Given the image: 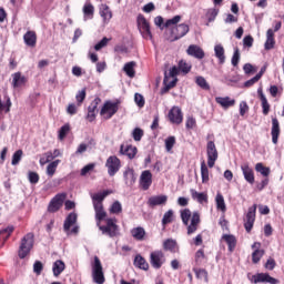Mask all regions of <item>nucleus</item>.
I'll return each instance as SVG.
<instances>
[{
    "instance_id": "obj_1",
    "label": "nucleus",
    "mask_w": 284,
    "mask_h": 284,
    "mask_svg": "<svg viewBox=\"0 0 284 284\" xmlns=\"http://www.w3.org/2000/svg\"><path fill=\"white\" fill-rule=\"evenodd\" d=\"M110 194V191H103L100 193L91 194L94 212H95V219L98 222V225H100L101 221L105 220V216H108V213L103 209V201H105V196Z\"/></svg>"
},
{
    "instance_id": "obj_2",
    "label": "nucleus",
    "mask_w": 284,
    "mask_h": 284,
    "mask_svg": "<svg viewBox=\"0 0 284 284\" xmlns=\"http://www.w3.org/2000/svg\"><path fill=\"white\" fill-rule=\"evenodd\" d=\"M181 219L182 222L187 225V234L189 236L191 234H194L196 230H199V224L201 223V215L199 213H193L190 211V209H184L181 211Z\"/></svg>"
},
{
    "instance_id": "obj_3",
    "label": "nucleus",
    "mask_w": 284,
    "mask_h": 284,
    "mask_svg": "<svg viewBox=\"0 0 284 284\" xmlns=\"http://www.w3.org/2000/svg\"><path fill=\"white\" fill-rule=\"evenodd\" d=\"M34 247V233H28L21 240L18 251L19 258H26L30 254V251Z\"/></svg>"
},
{
    "instance_id": "obj_4",
    "label": "nucleus",
    "mask_w": 284,
    "mask_h": 284,
    "mask_svg": "<svg viewBox=\"0 0 284 284\" xmlns=\"http://www.w3.org/2000/svg\"><path fill=\"white\" fill-rule=\"evenodd\" d=\"M92 278L97 284L105 283V275L103 273V264L99 256H94L93 262L91 263Z\"/></svg>"
},
{
    "instance_id": "obj_5",
    "label": "nucleus",
    "mask_w": 284,
    "mask_h": 284,
    "mask_svg": "<svg viewBox=\"0 0 284 284\" xmlns=\"http://www.w3.org/2000/svg\"><path fill=\"white\" fill-rule=\"evenodd\" d=\"M99 230L105 236H110V239H114V236H119V225H116V221L114 219H108L106 225L99 226Z\"/></svg>"
},
{
    "instance_id": "obj_6",
    "label": "nucleus",
    "mask_w": 284,
    "mask_h": 284,
    "mask_svg": "<svg viewBox=\"0 0 284 284\" xmlns=\"http://www.w3.org/2000/svg\"><path fill=\"white\" fill-rule=\"evenodd\" d=\"M109 176H114L121 170V160L116 155H110L105 161Z\"/></svg>"
},
{
    "instance_id": "obj_7",
    "label": "nucleus",
    "mask_w": 284,
    "mask_h": 284,
    "mask_svg": "<svg viewBox=\"0 0 284 284\" xmlns=\"http://www.w3.org/2000/svg\"><path fill=\"white\" fill-rule=\"evenodd\" d=\"M179 68L173 67L169 70V73L164 72L163 83L165 85V90H171V88H174V85H176V81H179L176 79V77L179 75Z\"/></svg>"
},
{
    "instance_id": "obj_8",
    "label": "nucleus",
    "mask_w": 284,
    "mask_h": 284,
    "mask_svg": "<svg viewBox=\"0 0 284 284\" xmlns=\"http://www.w3.org/2000/svg\"><path fill=\"white\" fill-rule=\"evenodd\" d=\"M190 32V27L185 23H181L176 27H174L171 30V37L168 38L169 41H179V39H183L185 34Z\"/></svg>"
},
{
    "instance_id": "obj_9",
    "label": "nucleus",
    "mask_w": 284,
    "mask_h": 284,
    "mask_svg": "<svg viewBox=\"0 0 284 284\" xmlns=\"http://www.w3.org/2000/svg\"><path fill=\"white\" fill-rule=\"evenodd\" d=\"M206 154L209 168H214L216 161L219 160V151L216 150V144H214V141L207 142Z\"/></svg>"
},
{
    "instance_id": "obj_10",
    "label": "nucleus",
    "mask_w": 284,
    "mask_h": 284,
    "mask_svg": "<svg viewBox=\"0 0 284 284\" xmlns=\"http://www.w3.org/2000/svg\"><path fill=\"white\" fill-rule=\"evenodd\" d=\"M115 112H119V102L106 101L103 104L100 114L103 119H112Z\"/></svg>"
},
{
    "instance_id": "obj_11",
    "label": "nucleus",
    "mask_w": 284,
    "mask_h": 284,
    "mask_svg": "<svg viewBox=\"0 0 284 284\" xmlns=\"http://www.w3.org/2000/svg\"><path fill=\"white\" fill-rule=\"evenodd\" d=\"M150 263L154 270H161L165 263V255L161 251H154L150 255Z\"/></svg>"
},
{
    "instance_id": "obj_12",
    "label": "nucleus",
    "mask_w": 284,
    "mask_h": 284,
    "mask_svg": "<svg viewBox=\"0 0 284 284\" xmlns=\"http://www.w3.org/2000/svg\"><path fill=\"white\" fill-rule=\"evenodd\" d=\"M138 28L144 39H152V31H150V22L143 17L138 18Z\"/></svg>"
},
{
    "instance_id": "obj_13",
    "label": "nucleus",
    "mask_w": 284,
    "mask_h": 284,
    "mask_svg": "<svg viewBox=\"0 0 284 284\" xmlns=\"http://www.w3.org/2000/svg\"><path fill=\"white\" fill-rule=\"evenodd\" d=\"M254 221H256V204L251 206L246 213V217L244 220V227L246 232H252V227H254Z\"/></svg>"
},
{
    "instance_id": "obj_14",
    "label": "nucleus",
    "mask_w": 284,
    "mask_h": 284,
    "mask_svg": "<svg viewBox=\"0 0 284 284\" xmlns=\"http://www.w3.org/2000/svg\"><path fill=\"white\" fill-rule=\"evenodd\" d=\"M65 193H60L55 195L49 204V212H59L61 206L63 205V201H65Z\"/></svg>"
},
{
    "instance_id": "obj_15",
    "label": "nucleus",
    "mask_w": 284,
    "mask_h": 284,
    "mask_svg": "<svg viewBox=\"0 0 284 284\" xmlns=\"http://www.w3.org/2000/svg\"><path fill=\"white\" fill-rule=\"evenodd\" d=\"M169 121H171V123H175L176 125L183 123V112L181 111V108L173 106L169 111Z\"/></svg>"
},
{
    "instance_id": "obj_16",
    "label": "nucleus",
    "mask_w": 284,
    "mask_h": 284,
    "mask_svg": "<svg viewBox=\"0 0 284 284\" xmlns=\"http://www.w3.org/2000/svg\"><path fill=\"white\" fill-rule=\"evenodd\" d=\"M241 170L245 181H247L250 185H254V181H255L254 170L250 166V163L247 162L242 163Z\"/></svg>"
},
{
    "instance_id": "obj_17",
    "label": "nucleus",
    "mask_w": 284,
    "mask_h": 284,
    "mask_svg": "<svg viewBox=\"0 0 284 284\" xmlns=\"http://www.w3.org/2000/svg\"><path fill=\"white\" fill-rule=\"evenodd\" d=\"M253 283H271V284H278V280L270 276L267 273H258L253 275Z\"/></svg>"
},
{
    "instance_id": "obj_18",
    "label": "nucleus",
    "mask_w": 284,
    "mask_h": 284,
    "mask_svg": "<svg viewBox=\"0 0 284 284\" xmlns=\"http://www.w3.org/2000/svg\"><path fill=\"white\" fill-rule=\"evenodd\" d=\"M140 185L142 190H150V185H152V172L146 170L141 173Z\"/></svg>"
},
{
    "instance_id": "obj_19",
    "label": "nucleus",
    "mask_w": 284,
    "mask_h": 284,
    "mask_svg": "<svg viewBox=\"0 0 284 284\" xmlns=\"http://www.w3.org/2000/svg\"><path fill=\"white\" fill-rule=\"evenodd\" d=\"M186 54H189V57H194V59H203L205 57L203 49L196 44L189 45Z\"/></svg>"
},
{
    "instance_id": "obj_20",
    "label": "nucleus",
    "mask_w": 284,
    "mask_h": 284,
    "mask_svg": "<svg viewBox=\"0 0 284 284\" xmlns=\"http://www.w3.org/2000/svg\"><path fill=\"white\" fill-rule=\"evenodd\" d=\"M100 17L102 18L103 26H108V23H110L112 20V10H110L108 4L100 6Z\"/></svg>"
},
{
    "instance_id": "obj_21",
    "label": "nucleus",
    "mask_w": 284,
    "mask_h": 284,
    "mask_svg": "<svg viewBox=\"0 0 284 284\" xmlns=\"http://www.w3.org/2000/svg\"><path fill=\"white\" fill-rule=\"evenodd\" d=\"M272 142L274 143V145H276V143H278V136L281 135V125L278 124V119L273 118L272 119Z\"/></svg>"
},
{
    "instance_id": "obj_22",
    "label": "nucleus",
    "mask_w": 284,
    "mask_h": 284,
    "mask_svg": "<svg viewBox=\"0 0 284 284\" xmlns=\"http://www.w3.org/2000/svg\"><path fill=\"white\" fill-rule=\"evenodd\" d=\"M215 101L224 110H227V108L234 106L235 103H236V100L231 99L230 97H224V98L223 97H217V98H215Z\"/></svg>"
},
{
    "instance_id": "obj_23",
    "label": "nucleus",
    "mask_w": 284,
    "mask_h": 284,
    "mask_svg": "<svg viewBox=\"0 0 284 284\" xmlns=\"http://www.w3.org/2000/svg\"><path fill=\"white\" fill-rule=\"evenodd\" d=\"M124 176V183L129 187L132 186L133 183H136V174H134V171L131 168H126L123 172Z\"/></svg>"
},
{
    "instance_id": "obj_24",
    "label": "nucleus",
    "mask_w": 284,
    "mask_h": 284,
    "mask_svg": "<svg viewBox=\"0 0 284 284\" xmlns=\"http://www.w3.org/2000/svg\"><path fill=\"white\" fill-rule=\"evenodd\" d=\"M136 146L133 145H121L120 146V154L128 156L129 159H134V156H136Z\"/></svg>"
},
{
    "instance_id": "obj_25",
    "label": "nucleus",
    "mask_w": 284,
    "mask_h": 284,
    "mask_svg": "<svg viewBox=\"0 0 284 284\" xmlns=\"http://www.w3.org/2000/svg\"><path fill=\"white\" fill-rule=\"evenodd\" d=\"M257 94L260 100L262 101L263 114H270V102H267V98L265 97V93H263V87H260L257 89Z\"/></svg>"
},
{
    "instance_id": "obj_26",
    "label": "nucleus",
    "mask_w": 284,
    "mask_h": 284,
    "mask_svg": "<svg viewBox=\"0 0 284 284\" xmlns=\"http://www.w3.org/2000/svg\"><path fill=\"white\" fill-rule=\"evenodd\" d=\"M149 205L151 207H154L156 205H165V203H168V196L166 195H155V196H151L149 199Z\"/></svg>"
},
{
    "instance_id": "obj_27",
    "label": "nucleus",
    "mask_w": 284,
    "mask_h": 284,
    "mask_svg": "<svg viewBox=\"0 0 284 284\" xmlns=\"http://www.w3.org/2000/svg\"><path fill=\"white\" fill-rule=\"evenodd\" d=\"M23 40L26 45H28L29 48H34L37 45V33L34 31H28L23 36Z\"/></svg>"
},
{
    "instance_id": "obj_28",
    "label": "nucleus",
    "mask_w": 284,
    "mask_h": 284,
    "mask_svg": "<svg viewBox=\"0 0 284 284\" xmlns=\"http://www.w3.org/2000/svg\"><path fill=\"white\" fill-rule=\"evenodd\" d=\"M12 232H14V226H8L0 231V247H3V244L10 239Z\"/></svg>"
},
{
    "instance_id": "obj_29",
    "label": "nucleus",
    "mask_w": 284,
    "mask_h": 284,
    "mask_svg": "<svg viewBox=\"0 0 284 284\" xmlns=\"http://www.w3.org/2000/svg\"><path fill=\"white\" fill-rule=\"evenodd\" d=\"M21 85H26V77L21 74V72H16L12 74V87L21 88Z\"/></svg>"
},
{
    "instance_id": "obj_30",
    "label": "nucleus",
    "mask_w": 284,
    "mask_h": 284,
    "mask_svg": "<svg viewBox=\"0 0 284 284\" xmlns=\"http://www.w3.org/2000/svg\"><path fill=\"white\" fill-rule=\"evenodd\" d=\"M77 223V213H70L63 224V230L67 234L70 233V227Z\"/></svg>"
},
{
    "instance_id": "obj_31",
    "label": "nucleus",
    "mask_w": 284,
    "mask_h": 284,
    "mask_svg": "<svg viewBox=\"0 0 284 284\" xmlns=\"http://www.w3.org/2000/svg\"><path fill=\"white\" fill-rule=\"evenodd\" d=\"M192 200L197 201V203H207V195L205 193H200L199 191L191 189L190 191Z\"/></svg>"
},
{
    "instance_id": "obj_32",
    "label": "nucleus",
    "mask_w": 284,
    "mask_h": 284,
    "mask_svg": "<svg viewBox=\"0 0 284 284\" xmlns=\"http://www.w3.org/2000/svg\"><path fill=\"white\" fill-rule=\"evenodd\" d=\"M82 12L84 14V21H88V19H94V6H92V3H85Z\"/></svg>"
},
{
    "instance_id": "obj_33",
    "label": "nucleus",
    "mask_w": 284,
    "mask_h": 284,
    "mask_svg": "<svg viewBox=\"0 0 284 284\" xmlns=\"http://www.w3.org/2000/svg\"><path fill=\"white\" fill-rule=\"evenodd\" d=\"M64 270H65V263H63V261L57 260L53 263V266H52L53 276H61Z\"/></svg>"
},
{
    "instance_id": "obj_34",
    "label": "nucleus",
    "mask_w": 284,
    "mask_h": 284,
    "mask_svg": "<svg viewBox=\"0 0 284 284\" xmlns=\"http://www.w3.org/2000/svg\"><path fill=\"white\" fill-rule=\"evenodd\" d=\"M134 68H136V62L131 61L124 64L123 71L126 75H129L130 79H134L136 71H134Z\"/></svg>"
},
{
    "instance_id": "obj_35",
    "label": "nucleus",
    "mask_w": 284,
    "mask_h": 284,
    "mask_svg": "<svg viewBox=\"0 0 284 284\" xmlns=\"http://www.w3.org/2000/svg\"><path fill=\"white\" fill-rule=\"evenodd\" d=\"M133 265L135 267H139V270H144V271H148L150 267V264H148V261H145L141 255L135 256Z\"/></svg>"
},
{
    "instance_id": "obj_36",
    "label": "nucleus",
    "mask_w": 284,
    "mask_h": 284,
    "mask_svg": "<svg viewBox=\"0 0 284 284\" xmlns=\"http://www.w3.org/2000/svg\"><path fill=\"white\" fill-rule=\"evenodd\" d=\"M131 235L135 241H143L145 239V229L138 226L131 230Z\"/></svg>"
},
{
    "instance_id": "obj_37",
    "label": "nucleus",
    "mask_w": 284,
    "mask_h": 284,
    "mask_svg": "<svg viewBox=\"0 0 284 284\" xmlns=\"http://www.w3.org/2000/svg\"><path fill=\"white\" fill-rule=\"evenodd\" d=\"M274 30L268 29L266 32V42L264 44L265 50H272L274 48Z\"/></svg>"
},
{
    "instance_id": "obj_38",
    "label": "nucleus",
    "mask_w": 284,
    "mask_h": 284,
    "mask_svg": "<svg viewBox=\"0 0 284 284\" xmlns=\"http://www.w3.org/2000/svg\"><path fill=\"white\" fill-rule=\"evenodd\" d=\"M214 53L220 63H225V49L221 44L214 47Z\"/></svg>"
},
{
    "instance_id": "obj_39",
    "label": "nucleus",
    "mask_w": 284,
    "mask_h": 284,
    "mask_svg": "<svg viewBox=\"0 0 284 284\" xmlns=\"http://www.w3.org/2000/svg\"><path fill=\"white\" fill-rule=\"evenodd\" d=\"M215 203H216V209L221 210V212H225L227 210V206L225 205V197H223V194L221 193L216 194Z\"/></svg>"
},
{
    "instance_id": "obj_40",
    "label": "nucleus",
    "mask_w": 284,
    "mask_h": 284,
    "mask_svg": "<svg viewBox=\"0 0 284 284\" xmlns=\"http://www.w3.org/2000/svg\"><path fill=\"white\" fill-rule=\"evenodd\" d=\"M222 239L223 241H225V243H227L230 252H232L234 247H236V237H234V235L225 234L222 236Z\"/></svg>"
},
{
    "instance_id": "obj_41",
    "label": "nucleus",
    "mask_w": 284,
    "mask_h": 284,
    "mask_svg": "<svg viewBox=\"0 0 284 284\" xmlns=\"http://www.w3.org/2000/svg\"><path fill=\"white\" fill-rule=\"evenodd\" d=\"M201 176L202 183H207L210 181V170L207 169L205 162L201 163Z\"/></svg>"
},
{
    "instance_id": "obj_42",
    "label": "nucleus",
    "mask_w": 284,
    "mask_h": 284,
    "mask_svg": "<svg viewBox=\"0 0 284 284\" xmlns=\"http://www.w3.org/2000/svg\"><path fill=\"white\" fill-rule=\"evenodd\" d=\"M59 163H61V160H55L47 166V174L48 176H54V173L57 172V168H59Z\"/></svg>"
},
{
    "instance_id": "obj_43",
    "label": "nucleus",
    "mask_w": 284,
    "mask_h": 284,
    "mask_svg": "<svg viewBox=\"0 0 284 284\" xmlns=\"http://www.w3.org/2000/svg\"><path fill=\"white\" fill-rule=\"evenodd\" d=\"M255 171L262 174V176H270L271 172L270 168L263 165V163H257L255 165Z\"/></svg>"
},
{
    "instance_id": "obj_44",
    "label": "nucleus",
    "mask_w": 284,
    "mask_h": 284,
    "mask_svg": "<svg viewBox=\"0 0 284 284\" xmlns=\"http://www.w3.org/2000/svg\"><path fill=\"white\" fill-rule=\"evenodd\" d=\"M163 247L169 252H174V250H176V241L173 239L165 240L163 243Z\"/></svg>"
},
{
    "instance_id": "obj_45",
    "label": "nucleus",
    "mask_w": 284,
    "mask_h": 284,
    "mask_svg": "<svg viewBox=\"0 0 284 284\" xmlns=\"http://www.w3.org/2000/svg\"><path fill=\"white\" fill-rule=\"evenodd\" d=\"M194 273L196 278H200V281H205V283H207V271H205V268H194Z\"/></svg>"
},
{
    "instance_id": "obj_46",
    "label": "nucleus",
    "mask_w": 284,
    "mask_h": 284,
    "mask_svg": "<svg viewBox=\"0 0 284 284\" xmlns=\"http://www.w3.org/2000/svg\"><path fill=\"white\" fill-rule=\"evenodd\" d=\"M174 219V211L169 210L166 213H164L163 219H162V224L168 225L169 223H172Z\"/></svg>"
},
{
    "instance_id": "obj_47",
    "label": "nucleus",
    "mask_w": 284,
    "mask_h": 284,
    "mask_svg": "<svg viewBox=\"0 0 284 284\" xmlns=\"http://www.w3.org/2000/svg\"><path fill=\"white\" fill-rule=\"evenodd\" d=\"M264 255H265V251L264 250H255L252 253V261H253V263H258L261 261V258H263Z\"/></svg>"
},
{
    "instance_id": "obj_48",
    "label": "nucleus",
    "mask_w": 284,
    "mask_h": 284,
    "mask_svg": "<svg viewBox=\"0 0 284 284\" xmlns=\"http://www.w3.org/2000/svg\"><path fill=\"white\" fill-rule=\"evenodd\" d=\"M111 214H121L123 212V206L121 205V202L115 201L110 209Z\"/></svg>"
},
{
    "instance_id": "obj_49",
    "label": "nucleus",
    "mask_w": 284,
    "mask_h": 284,
    "mask_svg": "<svg viewBox=\"0 0 284 284\" xmlns=\"http://www.w3.org/2000/svg\"><path fill=\"white\" fill-rule=\"evenodd\" d=\"M195 83L202 88V90H210V84L207 83V80H205V78L203 77H197L195 79Z\"/></svg>"
},
{
    "instance_id": "obj_50",
    "label": "nucleus",
    "mask_w": 284,
    "mask_h": 284,
    "mask_svg": "<svg viewBox=\"0 0 284 284\" xmlns=\"http://www.w3.org/2000/svg\"><path fill=\"white\" fill-rule=\"evenodd\" d=\"M23 156V151L22 150H18L13 153L12 155V161H11V164L12 165H19L21 159Z\"/></svg>"
},
{
    "instance_id": "obj_51",
    "label": "nucleus",
    "mask_w": 284,
    "mask_h": 284,
    "mask_svg": "<svg viewBox=\"0 0 284 284\" xmlns=\"http://www.w3.org/2000/svg\"><path fill=\"white\" fill-rule=\"evenodd\" d=\"M179 70L180 72H183V74H187L190 70H192V65L183 60L179 62Z\"/></svg>"
},
{
    "instance_id": "obj_52",
    "label": "nucleus",
    "mask_w": 284,
    "mask_h": 284,
    "mask_svg": "<svg viewBox=\"0 0 284 284\" xmlns=\"http://www.w3.org/2000/svg\"><path fill=\"white\" fill-rule=\"evenodd\" d=\"M108 43H110V38H103L100 42H98L94 45V50H97V52H99V50H103V48H105L108 45Z\"/></svg>"
},
{
    "instance_id": "obj_53",
    "label": "nucleus",
    "mask_w": 284,
    "mask_h": 284,
    "mask_svg": "<svg viewBox=\"0 0 284 284\" xmlns=\"http://www.w3.org/2000/svg\"><path fill=\"white\" fill-rule=\"evenodd\" d=\"M68 132H70V125L65 124L61 126L59 131V140L63 141V139H65V136L68 135Z\"/></svg>"
},
{
    "instance_id": "obj_54",
    "label": "nucleus",
    "mask_w": 284,
    "mask_h": 284,
    "mask_svg": "<svg viewBox=\"0 0 284 284\" xmlns=\"http://www.w3.org/2000/svg\"><path fill=\"white\" fill-rule=\"evenodd\" d=\"M3 108H6V112H10V108H12V101H10V98H8L6 104H3L0 97V114L3 112Z\"/></svg>"
},
{
    "instance_id": "obj_55",
    "label": "nucleus",
    "mask_w": 284,
    "mask_h": 284,
    "mask_svg": "<svg viewBox=\"0 0 284 284\" xmlns=\"http://www.w3.org/2000/svg\"><path fill=\"white\" fill-rule=\"evenodd\" d=\"M239 61H241V52L239 51V49H235L231 63L236 68V65H239Z\"/></svg>"
},
{
    "instance_id": "obj_56",
    "label": "nucleus",
    "mask_w": 284,
    "mask_h": 284,
    "mask_svg": "<svg viewBox=\"0 0 284 284\" xmlns=\"http://www.w3.org/2000/svg\"><path fill=\"white\" fill-rule=\"evenodd\" d=\"M132 136L134 141H141V139H143V130L140 128H135L132 132Z\"/></svg>"
},
{
    "instance_id": "obj_57",
    "label": "nucleus",
    "mask_w": 284,
    "mask_h": 284,
    "mask_svg": "<svg viewBox=\"0 0 284 284\" xmlns=\"http://www.w3.org/2000/svg\"><path fill=\"white\" fill-rule=\"evenodd\" d=\"M28 180H29V183L36 185V183H39V173L29 172Z\"/></svg>"
},
{
    "instance_id": "obj_58",
    "label": "nucleus",
    "mask_w": 284,
    "mask_h": 284,
    "mask_svg": "<svg viewBox=\"0 0 284 284\" xmlns=\"http://www.w3.org/2000/svg\"><path fill=\"white\" fill-rule=\"evenodd\" d=\"M174 143H176V139L174 136H170L165 140V148L168 152L174 148Z\"/></svg>"
},
{
    "instance_id": "obj_59",
    "label": "nucleus",
    "mask_w": 284,
    "mask_h": 284,
    "mask_svg": "<svg viewBox=\"0 0 284 284\" xmlns=\"http://www.w3.org/2000/svg\"><path fill=\"white\" fill-rule=\"evenodd\" d=\"M134 101L138 104V108H143V105H145V99L140 93L134 94Z\"/></svg>"
},
{
    "instance_id": "obj_60",
    "label": "nucleus",
    "mask_w": 284,
    "mask_h": 284,
    "mask_svg": "<svg viewBox=\"0 0 284 284\" xmlns=\"http://www.w3.org/2000/svg\"><path fill=\"white\" fill-rule=\"evenodd\" d=\"M185 125L187 130H194V128H196V119H194L193 116H189L186 119Z\"/></svg>"
},
{
    "instance_id": "obj_61",
    "label": "nucleus",
    "mask_w": 284,
    "mask_h": 284,
    "mask_svg": "<svg viewBox=\"0 0 284 284\" xmlns=\"http://www.w3.org/2000/svg\"><path fill=\"white\" fill-rule=\"evenodd\" d=\"M181 21V16H175L172 19H169L165 22V28H170V26H176V23H179Z\"/></svg>"
},
{
    "instance_id": "obj_62",
    "label": "nucleus",
    "mask_w": 284,
    "mask_h": 284,
    "mask_svg": "<svg viewBox=\"0 0 284 284\" xmlns=\"http://www.w3.org/2000/svg\"><path fill=\"white\" fill-rule=\"evenodd\" d=\"M101 103V99L100 98H95L91 104L89 105V110H93L94 112H99V105Z\"/></svg>"
},
{
    "instance_id": "obj_63",
    "label": "nucleus",
    "mask_w": 284,
    "mask_h": 284,
    "mask_svg": "<svg viewBox=\"0 0 284 284\" xmlns=\"http://www.w3.org/2000/svg\"><path fill=\"white\" fill-rule=\"evenodd\" d=\"M33 272L34 274H41V272H43V264L39 261H37L34 264H33Z\"/></svg>"
},
{
    "instance_id": "obj_64",
    "label": "nucleus",
    "mask_w": 284,
    "mask_h": 284,
    "mask_svg": "<svg viewBox=\"0 0 284 284\" xmlns=\"http://www.w3.org/2000/svg\"><path fill=\"white\" fill-rule=\"evenodd\" d=\"M75 99L78 103H83V101H85V89H82L81 91H79L78 94L75 95Z\"/></svg>"
}]
</instances>
